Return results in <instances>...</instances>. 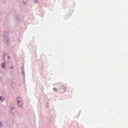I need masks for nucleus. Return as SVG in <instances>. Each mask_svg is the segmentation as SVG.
I'll return each mask as SVG.
<instances>
[{
  "instance_id": "obj_1",
  "label": "nucleus",
  "mask_w": 128,
  "mask_h": 128,
  "mask_svg": "<svg viewBox=\"0 0 128 128\" xmlns=\"http://www.w3.org/2000/svg\"><path fill=\"white\" fill-rule=\"evenodd\" d=\"M66 87L64 86H62L60 88V90L61 92H64L66 90Z\"/></svg>"
},
{
  "instance_id": "obj_2",
  "label": "nucleus",
  "mask_w": 128,
  "mask_h": 128,
  "mask_svg": "<svg viewBox=\"0 0 128 128\" xmlns=\"http://www.w3.org/2000/svg\"><path fill=\"white\" fill-rule=\"evenodd\" d=\"M4 100V98H3L2 96H0V100L1 101H3Z\"/></svg>"
},
{
  "instance_id": "obj_3",
  "label": "nucleus",
  "mask_w": 128,
  "mask_h": 128,
  "mask_svg": "<svg viewBox=\"0 0 128 128\" xmlns=\"http://www.w3.org/2000/svg\"><path fill=\"white\" fill-rule=\"evenodd\" d=\"M2 67L3 68H4L5 67V64L3 63H2Z\"/></svg>"
},
{
  "instance_id": "obj_4",
  "label": "nucleus",
  "mask_w": 128,
  "mask_h": 128,
  "mask_svg": "<svg viewBox=\"0 0 128 128\" xmlns=\"http://www.w3.org/2000/svg\"><path fill=\"white\" fill-rule=\"evenodd\" d=\"M2 126V123L1 121H0V128Z\"/></svg>"
},
{
  "instance_id": "obj_5",
  "label": "nucleus",
  "mask_w": 128,
  "mask_h": 128,
  "mask_svg": "<svg viewBox=\"0 0 128 128\" xmlns=\"http://www.w3.org/2000/svg\"><path fill=\"white\" fill-rule=\"evenodd\" d=\"M53 89L54 90V91H56V90H57L55 88H53Z\"/></svg>"
},
{
  "instance_id": "obj_6",
  "label": "nucleus",
  "mask_w": 128,
  "mask_h": 128,
  "mask_svg": "<svg viewBox=\"0 0 128 128\" xmlns=\"http://www.w3.org/2000/svg\"><path fill=\"white\" fill-rule=\"evenodd\" d=\"M35 2L36 3H37L38 2L37 0H35Z\"/></svg>"
},
{
  "instance_id": "obj_7",
  "label": "nucleus",
  "mask_w": 128,
  "mask_h": 128,
  "mask_svg": "<svg viewBox=\"0 0 128 128\" xmlns=\"http://www.w3.org/2000/svg\"><path fill=\"white\" fill-rule=\"evenodd\" d=\"M14 108L13 107L11 108V110H12V109H14Z\"/></svg>"
},
{
  "instance_id": "obj_8",
  "label": "nucleus",
  "mask_w": 128,
  "mask_h": 128,
  "mask_svg": "<svg viewBox=\"0 0 128 128\" xmlns=\"http://www.w3.org/2000/svg\"><path fill=\"white\" fill-rule=\"evenodd\" d=\"M19 107H20L21 106V105H20L18 106Z\"/></svg>"
},
{
  "instance_id": "obj_9",
  "label": "nucleus",
  "mask_w": 128,
  "mask_h": 128,
  "mask_svg": "<svg viewBox=\"0 0 128 128\" xmlns=\"http://www.w3.org/2000/svg\"><path fill=\"white\" fill-rule=\"evenodd\" d=\"M13 68V67H11V68L12 69V68Z\"/></svg>"
},
{
  "instance_id": "obj_10",
  "label": "nucleus",
  "mask_w": 128,
  "mask_h": 128,
  "mask_svg": "<svg viewBox=\"0 0 128 128\" xmlns=\"http://www.w3.org/2000/svg\"><path fill=\"white\" fill-rule=\"evenodd\" d=\"M12 113L14 114V113L12 112Z\"/></svg>"
}]
</instances>
